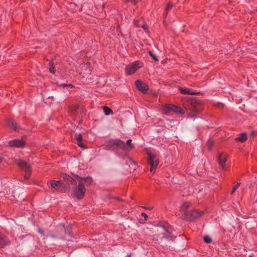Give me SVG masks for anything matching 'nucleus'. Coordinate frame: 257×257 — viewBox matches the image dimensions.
I'll return each instance as SVG.
<instances>
[{"instance_id": "9d476101", "label": "nucleus", "mask_w": 257, "mask_h": 257, "mask_svg": "<svg viewBox=\"0 0 257 257\" xmlns=\"http://www.w3.org/2000/svg\"><path fill=\"white\" fill-rule=\"evenodd\" d=\"M75 177L77 179H78L79 181H82L83 184L84 185L85 184L86 186L90 185L92 182V178L90 177H85V178H82V177H79L78 175H76Z\"/></svg>"}, {"instance_id": "bb28decb", "label": "nucleus", "mask_w": 257, "mask_h": 257, "mask_svg": "<svg viewBox=\"0 0 257 257\" xmlns=\"http://www.w3.org/2000/svg\"><path fill=\"white\" fill-rule=\"evenodd\" d=\"M149 54L150 55V56L152 57V58L154 59V60L156 62L158 61V58H157V57L156 56H155L154 55H153V54L152 53V52L150 51L149 52Z\"/></svg>"}, {"instance_id": "0eeeda50", "label": "nucleus", "mask_w": 257, "mask_h": 257, "mask_svg": "<svg viewBox=\"0 0 257 257\" xmlns=\"http://www.w3.org/2000/svg\"><path fill=\"white\" fill-rule=\"evenodd\" d=\"M227 154L222 153L219 154L218 156V163L220 167L222 170H226L228 169V167L225 162L227 160Z\"/></svg>"}, {"instance_id": "473e14b6", "label": "nucleus", "mask_w": 257, "mask_h": 257, "mask_svg": "<svg viewBox=\"0 0 257 257\" xmlns=\"http://www.w3.org/2000/svg\"><path fill=\"white\" fill-rule=\"evenodd\" d=\"M194 109L195 111H198V109L196 108H195Z\"/></svg>"}, {"instance_id": "2eb2a0df", "label": "nucleus", "mask_w": 257, "mask_h": 257, "mask_svg": "<svg viewBox=\"0 0 257 257\" xmlns=\"http://www.w3.org/2000/svg\"><path fill=\"white\" fill-rule=\"evenodd\" d=\"M172 104H167L165 105L163 108V112L164 114L167 115L171 114L172 112Z\"/></svg>"}, {"instance_id": "5701e85b", "label": "nucleus", "mask_w": 257, "mask_h": 257, "mask_svg": "<svg viewBox=\"0 0 257 257\" xmlns=\"http://www.w3.org/2000/svg\"><path fill=\"white\" fill-rule=\"evenodd\" d=\"M214 144V142L212 139H209L207 141V145L209 149H211Z\"/></svg>"}, {"instance_id": "cd10ccee", "label": "nucleus", "mask_w": 257, "mask_h": 257, "mask_svg": "<svg viewBox=\"0 0 257 257\" xmlns=\"http://www.w3.org/2000/svg\"><path fill=\"white\" fill-rule=\"evenodd\" d=\"M173 8V5L172 4L169 3L167 4L166 7V11H168L171 10Z\"/></svg>"}, {"instance_id": "dca6fc26", "label": "nucleus", "mask_w": 257, "mask_h": 257, "mask_svg": "<svg viewBox=\"0 0 257 257\" xmlns=\"http://www.w3.org/2000/svg\"><path fill=\"white\" fill-rule=\"evenodd\" d=\"M171 107L172 108V112H174L176 113H179V114H183L184 113L183 110L182 109H181V108L179 106L172 104V106Z\"/></svg>"}, {"instance_id": "aec40b11", "label": "nucleus", "mask_w": 257, "mask_h": 257, "mask_svg": "<svg viewBox=\"0 0 257 257\" xmlns=\"http://www.w3.org/2000/svg\"><path fill=\"white\" fill-rule=\"evenodd\" d=\"M76 140L77 141V144L79 147L81 148H84L83 144L82 143V137L80 134H79L76 137Z\"/></svg>"}, {"instance_id": "20e7f679", "label": "nucleus", "mask_w": 257, "mask_h": 257, "mask_svg": "<svg viewBox=\"0 0 257 257\" xmlns=\"http://www.w3.org/2000/svg\"><path fill=\"white\" fill-rule=\"evenodd\" d=\"M142 66V62L139 61L131 63L125 68V73L127 75H132L135 73L138 69L141 68Z\"/></svg>"}, {"instance_id": "c756f323", "label": "nucleus", "mask_w": 257, "mask_h": 257, "mask_svg": "<svg viewBox=\"0 0 257 257\" xmlns=\"http://www.w3.org/2000/svg\"><path fill=\"white\" fill-rule=\"evenodd\" d=\"M142 216L145 218V219L146 220L148 218V215L146 213L143 212L142 213Z\"/></svg>"}, {"instance_id": "412c9836", "label": "nucleus", "mask_w": 257, "mask_h": 257, "mask_svg": "<svg viewBox=\"0 0 257 257\" xmlns=\"http://www.w3.org/2000/svg\"><path fill=\"white\" fill-rule=\"evenodd\" d=\"M60 86L63 87H67L68 91H71V89L74 88V86L70 84H62Z\"/></svg>"}, {"instance_id": "6ab92c4d", "label": "nucleus", "mask_w": 257, "mask_h": 257, "mask_svg": "<svg viewBox=\"0 0 257 257\" xmlns=\"http://www.w3.org/2000/svg\"><path fill=\"white\" fill-rule=\"evenodd\" d=\"M103 110L105 115H109L113 114L112 110L108 107L104 106L103 107Z\"/></svg>"}, {"instance_id": "b1692460", "label": "nucleus", "mask_w": 257, "mask_h": 257, "mask_svg": "<svg viewBox=\"0 0 257 257\" xmlns=\"http://www.w3.org/2000/svg\"><path fill=\"white\" fill-rule=\"evenodd\" d=\"M204 241L207 243H210L211 242V238L207 235H205L203 237Z\"/></svg>"}, {"instance_id": "4468645a", "label": "nucleus", "mask_w": 257, "mask_h": 257, "mask_svg": "<svg viewBox=\"0 0 257 257\" xmlns=\"http://www.w3.org/2000/svg\"><path fill=\"white\" fill-rule=\"evenodd\" d=\"M203 214V212L197 210H193L191 211L190 215L192 219L198 218Z\"/></svg>"}, {"instance_id": "a211bd4d", "label": "nucleus", "mask_w": 257, "mask_h": 257, "mask_svg": "<svg viewBox=\"0 0 257 257\" xmlns=\"http://www.w3.org/2000/svg\"><path fill=\"white\" fill-rule=\"evenodd\" d=\"M190 202H185L182 204L181 209L186 213L187 209L190 207Z\"/></svg>"}, {"instance_id": "393cba45", "label": "nucleus", "mask_w": 257, "mask_h": 257, "mask_svg": "<svg viewBox=\"0 0 257 257\" xmlns=\"http://www.w3.org/2000/svg\"><path fill=\"white\" fill-rule=\"evenodd\" d=\"M140 0H124L125 3H131L133 5L137 4Z\"/></svg>"}, {"instance_id": "1a4fd4ad", "label": "nucleus", "mask_w": 257, "mask_h": 257, "mask_svg": "<svg viewBox=\"0 0 257 257\" xmlns=\"http://www.w3.org/2000/svg\"><path fill=\"white\" fill-rule=\"evenodd\" d=\"M135 84L137 88L144 93L147 92L148 90V85L140 80H137L135 82Z\"/></svg>"}, {"instance_id": "2f4dec72", "label": "nucleus", "mask_w": 257, "mask_h": 257, "mask_svg": "<svg viewBox=\"0 0 257 257\" xmlns=\"http://www.w3.org/2000/svg\"><path fill=\"white\" fill-rule=\"evenodd\" d=\"M3 158L0 156V163L2 161Z\"/></svg>"}, {"instance_id": "7ed1b4c3", "label": "nucleus", "mask_w": 257, "mask_h": 257, "mask_svg": "<svg viewBox=\"0 0 257 257\" xmlns=\"http://www.w3.org/2000/svg\"><path fill=\"white\" fill-rule=\"evenodd\" d=\"M73 179L76 182H73L72 184H75L77 182H78V186L74 189V194L78 199H81L84 197L86 192L85 187L82 181H79L75 177Z\"/></svg>"}, {"instance_id": "39448f33", "label": "nucleus", "mask_w": 257, "mask_h": 257, "mask_svg": "<svg viewBox=\"0 0 257 257\" xmlns=\"http://www.w3.org/2000/svg\"><path fill=\"white\" fill-rule=\"evenodd\" d=\"M17 162L20 167L25 171L26 173L24 176L25 178L26 179H28L30 177L32 172L30 166L25 161L22 160H19Z\"/></svg>"}, {"instance_id": "6e6552de", "label": "nucleus", "mask_w": 257, "mask_h": 257, "mask_svg": "<svg viewBox=\"0 0 257 257\" xmlns=\"http://www.w3.org/2000/svg\"><path fill=\"white\" fill-rule=\"evenodd\" d=\"M11 147L23 148L25 146V142L18 139H15L9 142Z\"/></svg>"}, {"instance_id": "ddd939ff", "label": "nucleus", "mask_w": 257, "mask_h": 257, "mask_svg": "<svg viewBox=\"0 0 257 257\" xmlns=\"http://www.w3.org/2000/svg\"><path fill=\"white\" fill-rule=\"evenodd\" d=\"M7 125L15 131H17L18 130L17 124L13 119L8 120L7 121Z\"/></svg>"}, {"instance_id": "4be33fe9", "label": "nucleus", "mask_w": 257, "mask_h": 257, "mask_svg": "<svg viewBox=\"0 0 257 257\" xmlns=\"http://www.w3.org/2000/svg\"><path fill=\"white\" fill-rule=\"evenodd\" d=\"M141 20H134V24L136 26H137V27H142L144 29H146L145 28V26L144 25H141V24H140L139 23L140 22Z\"/></svg>"}, {"instance_id": "c85d7f7f", "label": "nucleus", "mask_w": 257, "mask_h": 257, "mask_svg": "<svg viewBox=\"0 0 257 257\" xmlns=\"http://www.w3.org/2000/svg\"><path fill=\"white\" fill-rule=\"evenodd\" d=\"M215 106H216L218 108H222L224 107V104L222 103L219 102V103H218L217 104H216L215 105Z\"/></svg>"}, {"instance_id": "423d86ee", "label": "nucleus", "mask_w": 257, "mask_h": 257, "mask_svg": "<svg viewBox=\"0 0 257 257\" xmlns=\"http://www.w3.org/2000/svg\"><path fill=\"white\" fill-rule=\"evenodd\" d=\"M148 163L150 165V171H155L159 164V160L156 155L148 153Z\"/></svg>"}, {"instance_id": "f257e3e1", "label": "nucleus", "mask_w": 257, "mask_h": 257, "mask_svg": "<svg viewBox=\"0 0 257 257\" xmlns=\"http://www.w3.org/2000/svg\"><path fill=\"white\" fill-rule=\"evenodd\" d=\"M61 177L63 179V180H51L47 182L48 188L58 192H66L70 189L69 184L76 182L73 178L67 174H61Z\"/></svg>"}, {"instance_id": "9b49d317", "label": "nucleus", "mask_w": 257, "mask_h": 257, "mask_svg": "<svg viewBox=\"0 0 257 257\" xmlns=\"http://www.w3.org/2000/svg\"><path fill=\"white\" fill-rule=\"evenodd\" d=\"M179 91L181 93L184 94L197 95L198 94V92H196L188 88L179 87Z\"/></svg>"}, {"instance_id": "f03ea898", "label": "nucleus", "mask_w": 257, "mask_h": 257, "mask_svg": "<svg viewBox=\"0 0 257 257\" xmlns=\"http://www.w3.org/2000/svg\"><path fill=\"white\" fill-rule=\"evenodd\" d=\"M132 140H128L126 143L120 140H110L108 142V145L114 148L122 149L125 151H130L134 148L131 143Z\"/></svg>"}, {"instance_id": "a878e982", "label": "nucleus", "mask_w": 257, "mask_h": 257, "mask_svg": "<svg viewBox=\"0 0 257 257\" xmlns=\"http://www.w3.org/2000/svg\"><path fill=\"white\" fill-rule=\"evenodd\" d=\"M240 185V183H237V184H236L233 188L231 192V194H232L233 193H234V192L235 191V190L239 187Z\"/></svg>"}, {"instance_id": "7c9ffc66", "label": "nucleus", "mask_w": 257, "mask_h": 257, "mask_svg": "<svg viewBox=\"0 0 257 257\" xmlns=\"http://www.w3.org/2000/svg\"><path fill=\"white\" fill-rule=\"evenodd\" d=\"M50 72L53 74H54L55 73V70H54V67H50Z\"/></svg>"}, {"instance_id": "f3484780", "label": "nucleus", "mask_w": 257, "mask_h": 257, "mask_svg": "<svg viewBox=\"0 0 257 257\" xmlns=\"http://www.w3.org/2000/svg\"><path fill=\"white\" fill-rule=\"evenodd\" d=\"M247 139V136L245 134H241L235 140L241 143L244 142Z\"/></svg>"}, {"instance_id": "f8f14e48", "label": "nucleus", "mask_w": 257, "mask_h": 257, "mask_svg": "<svg viewBox=\"0 0 257 257\" xmlns=\"http://www.w3.org/2000/svg\"><path fill=\"white\" fill-rule=\"evenodd\" d=\"M8 238L0 232V247H3L9 243Z\"/></svg>"}]
</instances>
